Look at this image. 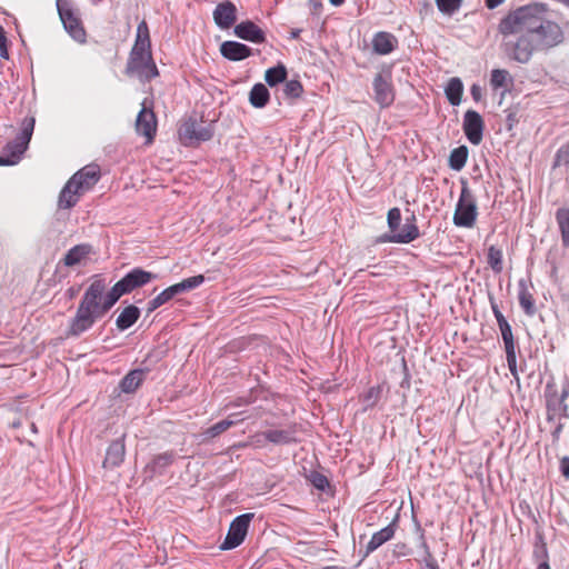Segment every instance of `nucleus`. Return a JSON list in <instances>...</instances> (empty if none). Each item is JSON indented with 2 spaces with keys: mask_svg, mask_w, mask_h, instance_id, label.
Masks as SVG:
<instances>
[{
  "mask_svg": "<svg viewBox=\"0 0 569 569\" xmlns=\"http://www.w3.org/2000/svg\"><path fill=\"white\" fill-rule=\"evenodd\" d=\"M156 278L157 276L152 272L134 268L106 292V281L100 276H96L84 291L74 317L69 322L66 337L79 338L90 330L96 321L102 318L123 295L132 292Z\"/></svg>",
  "mask_w": 569,
  "mask_h": 569,
  "instance_id": "obj_1",
  "label": "nucleus"
},
{
  "mask_svg": "<svg viewBox=\"0 0 569 569\" xmlns=\"http://www.w3.org/2000/svg\"><path fill=\"white\" fill-rule=\"evenodd\" d=\"M546 12L543 3L519 7L500 20L498 30L503 37L528 31L537 51H549L563 43L565 32L557 22L545 19Z\"/></svg>",
  "mask_w": 569,
  "mask_h": 569,
  "instance_id": "obj_2",
  "label": "nucleus"
},
{
  "mask_svg": "<svg viewBox=\"0 0 569 569\" xmlns=\"http://www.w3.org/2000/svg\"><path fill=\"white\" fill-rule=\"evenodd\" d=\"M150 47L149 30L147 23L142 21L138 26L137 39L127 63L128 74H137L141 80H150L159 74Z\"/></svg>",
  "mask_w": 569,
  "mask_h": 569,
  "instance_id": "obj_3",
  "label": "nucleus"
},
{
  "mask_svg": "<svg viewBox=\"0 0 569 569\" xmlns=\"http://www.w3.org/2000/svg\"><path fill=\"white\" fill-rule=\"evenodd\" d=\"M100 179V168L88 164L77 171L64 184L58 198L59 209H71L80 198L91 190Z\"/></svg>",
  "mask_w": 569,
  "mask_h": 569,
  "instance_id": "obj_4",
  "label": "nucleus"
},
{
  "mask_svg": "<svg viewBox=\"0 0 569 569\" xmlns=\"http://www.w3.org/2000/svg\"><path fill=\"white\" fill-rule=\"evenodd\" d=\"M34 123L36 120L33 117L23 119L19 134L13 141L8 142L3 153L0 154V166H14L21 160L31 140Z\"/></svg>",
  "mask_w": 569,
  "mask_h": 569,
  "instance_id": "obj_5",
  "label": "nucleus"
},
{
  "mask_svg": "<svg viewBox=\"0 0 569 569\" xmlns=\"http://www.w3.org/2000/svg\"><path fill=\"white\" fill-rule=\"evenodd\" d=\"M503 51L518 63H528L533 52L537 51L533 39L528 31H518V33L503 37Z\"/></svg>",
  "mask_w": 569,
  "mask_h": 569,
  "instance_id": "obj_6",
  "label": "nucleus"
},
{
  "mask_svg": "<svg viewBox=\"0 0 569 569\" xmlns=\"http://www.w3.org/2000/svg\"><path fill=\"white\" fill-rule=\"evenodd\" d=\"M461 184V192L453 214V223L460 228H472L478 217L477 200L469 189L467 181H462Z\"/></svg>",
  "mask_w": 569,
  "mask_h": 569,
  "instance_id": "obj_7",
  "label": "nucleus"
},
{
  "mask_svg": "<svg viewBox=\"0 0 569 569\" xmlns=\"http://www.w3.org/2000/svg\"><path fill=\"white\" fill-rule=\"evenodd\" d=\"M59 18L67 33L78 43H86L87 32L82 26L81 19L73 10L69 0L56 1Z\"/></svg>",
  "mask_w": 569,
  "mask_h": 569,
  "instance_id": "obj_8",
  "label": "nucleus"
},
{
  "mask_svg": "<svg viewBox=\"0 0 569 569\" xmlns=\"http://www.w3.org/2000/svg\"><path fill=\"white\" fill-rule=\"evenodd\" d=\"M252 518L253 513H243L236 517L230 523L229 530L224 541L220 546V549L231 550L240 546L248 533L249 525Z\"/></svg>",
  "mask_w": 569,
  "mask_h": 569,
  "instance_id": "obj_9",
  "label": "nucleus"
},
{
  "mask_svg": "<svg viewBox=\"0 0 569 569\" xmlns=\"http://www.w3.org/2000/svg\"><path fill=\"white\" fill-rule=\"evenodd\" d=\"M373 99L381 107L387 108L395 100V91L391 83L390 72H379L372 81Z\"/></svg>",
  "mask_w": 569,
  "mask_h": 569,
  "instance_id": "obj_10",
  "label": "nucleus"
},
{
  "mask_svg": "<svg viewBox=\"0 0 569 569\" xmlns=\"http://www.w3.org/2000/svg\"><path fill=\"white\" fill-rule=\"evenodd\" d=\"M179 136L186 144H193L210 140L213 136V129L211 124L203 126L196 120H188L179 129Z\"/></svg>",
  "mask_w": 569,
  "mask_h": 569,
  "instance_id": "obj_11",
  "label": "nucleus"
},
{
  "mask_svg": "<svg viewBox=\"0 0 569 569\" xmlns=\"http://www.w3.org/2000/svg\"><path fill=\"white\" fill-rule=\"evenodd\" d=\"M136 131L138 134L146 138L147 143L152 142L157 132V118L150 107L147 106L144 100L142 108L136 119Z\"/></svg>",
  "mask_w": 569,
  "mask_h": 569,
  "instance_id": "obj_12",
  "label": "nucleus"
},
{
  "mask_svg": "<svg viewBox=\"0 0 569 569\" xmlns=\"http://www.w3.org/2000/svg\"><path fill=\"white\" fill-rule=\"evenodd\" d=\"M463 132L471 144L478 146L482 141L485 122L475 110H468L463 116Z\"/></svg>",
  "mask_w": 569,
  "mask_h": 569,
  "instance_id": "obj_13",
  "label": "nucleus"
},
{
  "mask_svg": "<svg viewBox=\"0 0 569 569\" xmlns=\"http://www.w3.org/2000/svg\"><path fill=\"white\" fill-rule=\"evenodd\" d=\"M237 7L227 0L217 4L213 10V21L222 30L231 28L237 21Z\"/></svg>",
  "mask_w": 569,
  "mask_h": 569,
  "instance_id": "obj_14",
  "label": "nucleus"
},
{
  "mask_svg": "<svg viewBox=\"0 0 569 569\" xmlns=\"http://www.w3.org/2000/svg\"><path fill=\"white\" fill-rule=\"evenodd\" d=\"M233 33L236 37L253 43H263L266 41L263 30L250 20L238 23L233 29Z\"/></svg>",
  "mask_w": 569,
  "mask_h": 569,
  "instance_id": "obj_15",
  "label": "nucleus"
},
{
  "mask_svg": "<svg viewBox=\"0 0 569 569\" xmlns=\"http://www.w3.org/2000/svg\"><path fill=\"white\" fill-rule=\"evenodd\" d=\"M266 436L268 442L276 446H287L298 441L296 425H290L284 429H268Z\"/></svg>",
  "mask_w": 569,
  "mask_h": 569,
  "instance_id": "obj_16",
  "label": "nucleus"
},
{
  "mask_svg": "<svg viewBox=\"0 0 569 569\" xmlns=\"http://www.w3.org/2000/svg\"><path fill=\"white\" fill-rule=\"evenodd\" d=\"M220 53L230 61H241L251 56V48L237 41H224L220 46Z\"/></svg>",
  "mask_w": 569,
  "mask_h": 569,
  "instance_id": "obj_17",
  "label": "nucleus"
},
{
  "mask_svg": "<svg viewBox=\"0 0 569 569\" xmlns=\"http://www.w3.org/2000/svg\"><path fill=\"white\" fill-rule=\"evenodd\" d=\"M126 447L123 439H117L110 443L107 449L106 458L103 460L104 468L119 467L124 459Z\"/></svg>",
  "mask_w": 569,
  "mask_h": 569,
  "instance_id": "obj_18",
  "label": "nucleus"
},
{
  "mask_svg": "<svg viewBox=\"0 0 569 569\" xmlns=\"http://www.w3.org/2000/svg\"><path fill=\"white\" fill-rule=\"evenodd\" d=\"M397 44V38L385 31L377 32L372 39V49L376 53L386 56L391 53Z\"/></svg>",
  "mask_w": 569,
  "mask_h": 569,
  "instance_id": "obj_19",
  "label": "nucleus"
},
{
  "mask_svg": "<svg viewBox=\"0 0 569 569\" xmlns=\"http://www.w3.org/2000/svg\"><path fill=\"white\" fill-rule=\"evenodd\" d=\"M396 532L395 523H390L381 530L375 532L366 546V556L376 551L380 546L391 540Z\"/></svg>",
  "mask_w": 569,
  "mask_h": 569,
  "instance_id": "obj_20",
  "label": "nucleus"
},
{
  "mask_svg": "<svg viewBox=\"0 0 569 569\" xmlns=\"http://www.w3.org/2000/svg\"><path fill=\"white\" fill-rule=\"evenodd\" d=\"M518 300L521 309L527 316H533L536 313L533 296L529 291L527 281L523 279L518 282Z\"/></svg>",
  "mask_w": 569,
  "mask_h": 569,
  "instance_id": "obj_21",
  "label": "nucleus"
},
{
  "mask_svg": "<svg viewBox=\"0 0 569 569\" xmlns=\"http://www.w3.org/2000/svg\"><path fill=\"white\" fill-rule=\"evenodd\" d=\"M550 385L547 386L546 398H547V409L549 413V418L555 416H563L567 417L568 406L562 399H559L558 393L556 391H550Z\"/></svg>",
  "mask_w": 569,
  "mask_h": 569,
  "instance_id": "obj_22",
  "label": "nucleus"
},
{
  "mask_svg": "<svg viewBox=\"0 0 569 569\" xmlns=\"http://www.w3.org/2000/svg\"><path fill=\"white\" fill-rule=\"evenodd\" d=\"M140 317L138 307L130 305L126 307L116 320V326L119 330L124 331L133 326Z\"/></svg>",
  "mask_w": 569,
  "mask_h": 569,
  "instance_id": "obj_23",
  "label": "nucleus"
},
{
  "mask_svg": "<svg viewBox=\"0 0 569 569\" xmlns=\"http://www.w3.org/2000/svg\"><path fill=\"white\" fill-rule=\"evenodd\" d=\"M419 236L418 227L415 223H406L400 227L396 233L388 237L390 242L409 243Z\"/></svg>",
  "mask_w": 569,
  "mask_h": 569,
  "instance_id": "obj_24",
  "label": "nucleus"
},
{
  "mask_svg": "<svg viewBox=\"0 0 569 569\" xmlns=\"http://www.w3.org/2000/svg\"><path fill=\"white\" fill-rule=\"evenodd\" d=\"M146 371L142 369H134L127 373L120 382V388L123 392L130 393L137 390L141 385Z\"/></svg>",
  "mask_w": 569,
  "mask_h": 569,
  "instance_id": "obj_25",
  "label": "nucleus"
},
{
  "mask_svg": "<svg viewBox=\"0 0 569 569\" xmlns=\"http://www.w3.org/2000/svg\"><path fill=\"white\" fill-rule=\"evenodd\" d=\"M446 97L451 106H459L463 92V84L460 78H451L445 89Z\"/></svg>",
  "mask_w": 569,
  "mask_h": 569,
  "instance_id": "obj_26",
  "label": "nucleus"
},
{
  "mask_svg": "<svg viewBox=\"0 0 569 569\" xmlns=\"http://www.w3.org/2000/svg\"><path fill=\"white\" fill-rule=\"evenodd\" d=\"M269 98V90L262 83H256L249 93V101L254 108H263L268 103Z\"/></svg>",
  "mask_w": 569,
  "mask_h": 569,
  "instance_id": "obj_27",
  "label": "nucleus"
},
{
  "mask_svg": "<svg viewBox=\"0 0 569 569\" xmlns=\"http://www.w3.org/2000/svg\"><path fill=\"white\" fill-rule=\"evenodd\" d=\"M556 221L561 233L562 244L569 248V209L559 208L556 211Z\"/></svg>",
  "mask_w": 569,
  "mask_h": 569,
  "instance_id": "obj_28",
  "label": "nucleus"
},
{
  "mask_svg": "<svg viewBox=\"0 0 569 569\" xmlns=\"http://www.w3.org/2000/svg\"><path fill=\"white\" fill-rule=\"evenodd\" d=\"M238 415H231L228 419L221 420L213 426L207 428L202 436L204 440L213 439L221 435L222 432L227 431L229 428L234 426L238 420L231 419L232 417H237Z\"/></svg>",
  "mask_w": 569,
  "mask_h": 569,
  "instance_id": "obj_29",
  "label": "nucleus"
},
{
  "mask_svg": "<svg viewBox=\"0 0 569 569\" xmlns=\"http://www.w3.org/2000/svg\"><path fill=\"white\" fill-rule=\"evenodd\" d=\"M90 252V246L78 244L72 247L64 256L63 262L68 267L79 263Z\"/></svg>",
  "mask_w": 569,
  "mask_h": 569,
  "instance_id": "obj_30",
  "label": "nucleus"
},
{
  "mask_svg": "<svg viewBox=\"0 0 569 569\" xmlns=\"http://www.w3.org/2000/svg\"><path fill=\"white\" fill-rule=\"evenodd\" d=\"M176 455L173 452H163L153 458L149 465L150 470L153 473L162 475L164 470L172 465Z\"/></svg>",
  "mask_w": 569,
  "mask_h": 569,
  "instance_id": "obj_31",
  "label": "nucleus"
},
{
  "mask_svg": "<svg viewBox=\"0 0 569 569\" xmlns=\"http://www.w3.org/2000/svg\"><path fill=\"white\" fill-rule=\"evenodd\" d=\"M467 159L468 148L460 146L450 152L449 167L455 171H460L466 166Z\"/></svg>",
  "mask_w": 569,
  "mask_h": 569,
  "instance_id": "obj_32",
  "label": "nucleus"
},
{
  "mask_svg": "<svg viewBox=\"0 0 569 569\" xmlns=\"http://www.w3.org/2000/svg\"><path fill=\"white\" fill-rule=\"evenodd\" d=\"M177 295H178V292H177V289H176L174 284L168 287L167 289L161 291L157 297H154L152 300L149 301V303H148V311L149 312L154 311L156 309H158L162 305H164L168 301H170Z\"/></svg>",
  "mask_w": 569,
  "mask_h": 569,
  "instance_id": "obj_33",
  "label": "nucleus"
},
{
  "mask_svg": "<svg viewBox=\"0 0 569 569\" xmlns=\"http://www.w3.org/2000/svg\"><path fill=\"white\" fill-rule=\"evenodd\" d=\"M503 345H505L508 369H509L511 376L515 377L516 379H518L516 341H515V339L505 340Z\"/></svg>",
  "mask_w": 569,
  "mask_h": 569,
  "instance_id": "obj_34",
  "label": "nucleus"
},
{
  "mask_svg": "<svg viewBox=\"0 0 569 569\" xmlns=\"http://www.w3.org/2000/svg\"><path fill=\"white\" fill-rule=\"evenodd\" d=\"M490 84L493 89L508 88L512 84V77L505 69H493L491 71Z\"/></svg>",
  "mask_w": 569,
  "mask_h": 569,
  "instance_id": "obj_35",
  "label": "nucleus"
},
{
  "mask_svg": "<svg viewBox=\"0 0 569 569\" xmlns=\"http://www.w3.org/2000/svg\"><path fill=\"white\" fill-rule=\"evenodd\" d=\"M287 78V69L283 64H278L277 67L269 68L266 71L264 80L270 87H274L281 82H283Z\"/></svg>",
  "mask_w": 569,
  "mask_h": 569,
  "instance_id": "obj_36",
  "label": "nucleus"
},
{
  "mask_svg": "<svg viewBox=\"0 0 569 569\" xmlns=\"http://www.w3.org/2000/svg\"><path fill=\"white\" fill-rule=\"evenodd\" d=\"M502 251L499 248H496L495 246H490L487 253V262L490 266V268L496 273H500L502 271Z\"/></svg>",
  "mask_w": 569,
  "mask_h": 569,
  "instance_id": "obj_37",
  "label": "nucleus"
},
{
  "mask_svg": "<svg viewBox=\"0 0 569 569\" xmlns=\"http://www.w3.org/2000/svg\"><path fill=\"white\" fill-rule=\"evenodd\" d=\"M203 281L204 277L202 274H198L183 279L181 282L176 283L174 287L177 289L178 295H180L199 287L201 283H203Z\"/></svg>",
  "mask_w": 569,
  "mask_h": 569,
  "instance_id": "obj_38",
  "label": "nucleus"
},
{
  "mask_svg": "<svg viewBox=\"0 0 569 569\" xmlns=\"http://www.w3.org/2000/svg\"><path fill=\"white\" fill-rule=\"evenodd\" d=\"M303 91L302 84L298 80H289L284 83L283 94L288 98H298Z\"/></svg>",
  "mask_w": 569,
  "mask_h": 569,
  "instance_id": "obj_39",
  "label": "nucleus"
},
{
  "mask_svg": "<svg viewBox=\"0 0 569 569\" xmlns=\"http://www.w3.org/2000/svg\"><path fill=\"white\" fill-rule=\"evenodd\" d=\"M462 0H436L438 9L446 14H452L456 12Z\"/></svg>",
  "mask_w": 569,
  "mask_h": 569,
  "instance_id": "obj_40",
  "label": "nucleus"
},
{
  "mask_svg": "<svg viewBox=\"0 0 569 569\" xmlns=\"http://www.w3.org/2000/svg\"><path fill=\"white\" fill-rule=\"evenodd\" d=\"M388 226L390 231L393 233L397 232V230L400 228L401 223V212L398 208H392L388 211Z\"/></svg>",
  "mask_w": 569,
  "mask_h": 569,
  "instance_id": "obj_41",
  "label": "nucleus"
},
{
  "mask_svg": "<svg viewBox=\"0 0 569 569\" xmlns=\"http://www.w3.org/2000/svg\"><path fill=\"white\" fill-rule=\"evenodd\" d=\"M267 441H268V439L266 436V431L257 432L249 438V441L247 443L240 445L239 447L243 448V447L249 446V447H252L256 449H261L266 446Z\"/></svg>",
  "mask_w": 569,
  "mask_h": 569,
  "instance_id": "obj_42",
  "label": "nucleus"
},
{
  "mask_svg": "<svg viewBox=\"0 0 569 569\" xmlns=\"http://www.w3.org/2000/svg\"><path fill=\"white\" fill-rule=\"evenodd\" d=\"M569 164V146H563L558 149L555 161H553V168L561 167V166H568Z\"/></svg>",
  "mask_w": 569,
  "mask_h": 569,
  "instance_id": "obj_43",
  "label": "nucleus"
},
{
  "mask_svg": "<svg viewBox=\"0 0 569 569\" xmlns=\"http://www.w3.org/2000/svg\"><path fill=\"white\" fill-rule=\"evenodd\" d=\"M310 482L312 483V486L315 488H317L318 490H326L327 487H329V481L327 479L326 476H323L322 473L320 472H311L310 477Z\"/></svg>",
  "mask_w": 569,
  "mask_h": 569,
  "instance_id": "obj_44",
  "label": "nucleus"
},
{
  "mask_svg": "<svg viewBox=\"0 0 569 569\" xmlns=\"http://www.w3.org/2000/svg\"><path fill=\"white\" fill-rule=\"evenodd\" d=\"M380 388L379 387H371L367 393L363 397V401L366 402L367 407H373L380 397Z\"/></svg>",
  "mask_w": 569,
  "mask_h": 569,
  "instance_id": "obj_45",
  "label": "nucleus"
},
{
  "mask_svg": "<svg viewBox=\"0 0 569 569\" xmlns=\"http://www.w3.org/2000/svg\"><path fill=\"white\" fill-rule=\"evenodd\" d=\"M0 57L3 59L9 58L8 48H7V37L2 27H0Z\"/></svg>",
  "mask_w": 569,
  "mask_h": 569,
  "instance_id": "obj_46",
  "label": "nucleus"
},
{
  "mask_svg": "<svg viewBox=\"0 0 569 569\" xmlns=\"http://www.w3.org/2000/svg\"><path fill=\"white\" fill-rule=\"evenodd\" d=\"M501 332L502 341L513 339L512 329L509 322H505L498 326Z\"/></svg>",
  "mask_w": 569,
  "mask_h": 569,
  "instance_id": "obj_47",
  "label": "nucleus"
},
{
  "mask_svg": "<svg viewBox=\"0 0 569 569\" xmlns=\"http://www.w3.org/2000/svg\"><path fill=\"white\" fill-rule=\"evenodd\" d=\"M423 547L426 549V558H425V561H426V568L427 569H439L436 560L433 559L432 555L430 553L429 551V548L427 547L426 543H423Z\"/></svg>",
  "mask_w": 569,
  "mask_h": 569,
  "instance_id": "obj_48",
  "label": "nucleus"
},
{
  "mask_svg": "<svg viewBox=\"0 0 569 569\" xmlns=\"http://www.w3.org/2000/svg\"><path fill=\"white\" fill-rule=\"evenodd\" d=\"M491 309H492V313L497 320V323L498 326L501 325V323H505V322H508L507 319L505 318V316L502 315V312L500 311V309L498 308V306L495 303V302H491Z\"/></svg>",
  "mask_w": 569,
  "mask_h": 569,
  "instance_id": "obj_49",
  "label": "nucleus"
},
{
  "mask_svg": "<svg viewBox=\"0 0 569 569\" xmlns=\"http://www.w3.org/2000/svg\"><path fill=\"white\" fill-rule=\"evenodd\" d=\"M470 94L476 102H479L482 98L481 87L477 83H473L470 88Z\"/></svg>",
  "mask_w": 569,
  "mask_h": 569,
  "instance_id": "obj_50",
  "label": "nucleus"
},
{
  "mask_svg": "<svg viewBox=\"0 0 569 569\" xmlns=\"http://www.w3.org/2000/svg\"><path fill=\"white\" fill-rule=\"evenodd\" d=\"M560 471H561V475L566 478V479H569V457H563L561 458L560 460Z\"/></svg>",
  "mask_w": 569,
  "mask_h": 569,
  "instance_id": "obj_51",
  "label": "nucleus"
},
{
  "mask_svg": "<svg viewBox=\"0 0 569 569\" xmlns=\"http://www.w3.org/2000/svg\"><path fill=\"white\" fill-rule=\"evenodd\" d=\"M505 0H485L488 9H495L500 6Z\"/></svg>",
  "mask_w": 569,
  "mask_h": 569,
  "instance_id": "obj_52",
  "label": "nucleus"
},
{
  "mask_svg": "<svg viewBox=\"0 0 569 569\" xmlns=\"http://www.w3.org/2000/svg\"><path fill=\"white\" fill-rule=\"evenodd\" d=\"M301 32H302V29H298V28L292 29L290 31V38L293 39V40H297V39H299Z\"/></svg>",
  "mask_w": 569,
  "mask_h": 569,
  "instance_id": "obj_53",
  "label": "nucleus"
},
{
  "mask_svg": "<svg viewBox=\"0 0 569 569\" xmlns=\"http://www.w3.org/2000/svg\"><path fill=\"white\" fill-rule=\"evenodd\" d=\"M568 396H569V388L568 387H563L562 390H561V393L558 395L559 399H562L563 402L566 401V398Z\"/></svg>",
  "mask_w": 569,
  "mask_h": 569,
  "instance_id": "obj_54",
  "label": "nucleus"
},
{
  "mask_svg": "<svg viewBox=\"0 0 569 569\" xmlns=\"http://www.w3.org/2000/svg\"><path fill=\"white\" fill-rule=\"evenodd\" d=\"M309 4L312 6L315 9L321 8V0H308Z\"/></svg>",
  "mask_w": 569,
  "mask_h": 569,
  "instance_id": "obj_55",
  "label": "nucleus"
},
{
  "mask_svg": "<svg viewBox=\"0 0 569 569\" xmlns=\"http://www.w3.org/2000/svg\"><path fill=\"white\" fill-rule=\"evenodd\" d=\"M329 2L335 7H339L345 2V0H329Z\"/></svg>",
  "mask_w": 569,
  "mask_h": 569,
  "instance_id": "obj_56",
  "label": "nucleus"
},
{
  "mask_svg": "<svg viewBox=\"0 0 569 569\" xmlns=\"http://www.w3.org/2000/svg\"><path fill=\"white\" fill-rule=\"evenodd\" d=\"M537 569H550V566L548 565V562H541L539 563Z\"/></svg>",
  "mask_w": 569,
  "mask_h": 569,
  "instance_id": "obj_57",
  "label": "nucleus"
},
{
  "mask_svg": "<svg viewBox=\"0 0 569 569\" xmlns=\"http://www.w3.org/2000/svg\"><path fill=\"white\" fill-rule=\"evenodd\" d=\"M561 428H562V426H561V425H559V426L556 428V430L553 431V436H555V437H558V435H559V433H560V431H561Z\"/></svg>",
  "mask_w": 569,
  "mask_h": 569,
  "instance_id": "obj_58",
  "label": "nucleus"
},
{
  "mask_svg": "<svg viewBox=\"0 0 569 569\" xmlns=\"http://www.w3.org/2000/svg\"><path fill=\"white\" fill-rule=\"evenodd\" d=\"M558 1L563 3L565 6L569 7V0H558Z\"/></svg>",
  "mask_w": 569,
  "mask_h": 569,
  "instance_id": "obj_59",
  "label": "nucleus"
},
{
  "mask_svg": "<svg viewBox=\"0 0 569 569\" xmlns=\"http://www.w3.org/2000/svg\"><path fill=\"white\" fill-rule=\"evenodd\" d=\"M31 430H32L33 432H37V428H36V426H34V423H31Z\"/></svg>",
  "mask_w": 569,
  "mask_h": 569,
  "instance_id": "obj_60",
  "label": "nucleus"
}]
</instances>
